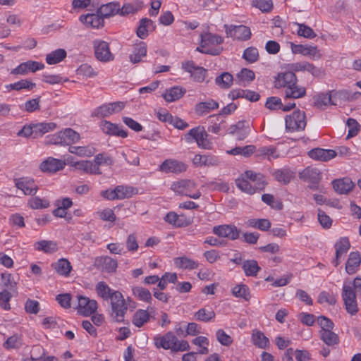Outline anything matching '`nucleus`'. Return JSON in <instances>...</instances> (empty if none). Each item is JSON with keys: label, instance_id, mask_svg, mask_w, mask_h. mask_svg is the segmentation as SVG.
<instances>
[{"label": "nucleus", "instance_id": "obj_1", "mask_svg": "<svg viewBox=\"0 0 361 361\" xmlns=\"http://www.w3.org/2000/svg\"><path fill=\"white\" fill-rule=\"evenodd\" d=\"M361 295V278L356 277L353 283H344L342 288L341 297L343 300L347 312L355 315L358 312L356 295Z\"/></svg>", "mask_w": 361, "mask_h": 361}, {"label": "nucleus", "instance_id": "obj_33", "mask_svg": "<svg viewBox=\"0 0 361 361\" xmlns=\"http://www.w3.org/2000/svg\"><path fill=\"white\" fill-rule=\"evenodd\" d=\"M147 54V44L145 42L139 41L135 44L134 50L130 55L129 59L133 63H137L142 61V58Z\"/></svg>", "mask_w": 361, "mask_h": 361}, {"label": "nucleus", "instance_id": "obj_25", "mask_svg": "<svg viewBox=\"0 0 361 361\" xmlns=\"http://www.w3.org/2000/svg\"><path fill=\"white\" fill-rule=\"evenodd\" d=\"M100 128L103 133L106 135L119 136L123 138L128 136V133L118 125L108 121H103L100 124Z\"/></svg>", "mask_w": 361, "mask_h": 361}, {"label": "nucleus", "instance_id": "obj_22", "mask_svg": "<svg viewBox=\"0 0 361 361\" xmlns=\"http://www.w3.org/2000/svg\"><path fill=\"white\" fill-rule=\"evenodd\" d=\"M250 131L248 122L245 121H238L228 128V133L235 135L238 140H243L249 135Z\"/></svg>", "mask_w": 361, "mask_h": 361}, {"label": "nucleus", "instance_id": "obj_58", "mask_svg": "<svg viewBox=\"0 0 361 361\" xmlns=\"http://www.w3.org/2000/svg\"><path fill=\"white\" fill-rule=\"evenodd\" d=\"M61 135H63V138L66 141V145L76 143L80 140V134L72 128H66L64 130H62Z\"/></svg>", "mask_w": 361, "mask_h": 361}, {"label": "nucleus", "instance_id": "obj_27", "mask_svg": "<svg viewBox=\"0 0 361 361\" xmlns=\"http://www.w3.org/2000/svg\"><path fill=\"white\" fill-rule=\"evenodd\" d=\"M291 67L293 71H307L315 77L320 76L323 73L321 68L314 66V64L310 63L307 61H300L294 63L292 64Z\"/></svg>", "mask_w": 361, "mask_h": 361}, {"label": "nucleus", "instance_id": "obj_45", "mask_svg": "<svg viewBox=\"0 0 361 361\" xmlns=\"http://www.w3.org/2000/svg\"><path fill=\"white\" fill-rule=\"evenodd\" d=\"M35 83L28 80H20L16 82L13 84L6 85L5 86V89L6 91L10 92L11 90L20 91L21 90H31L34 87H35Z\"/></svg>", "mask_w": 361, "mask_h": 361}, {"label": "nucleus", "instance_id": "obj_44", "mask_svg": "<svg viewBox=\"0 0 361 361\" xmlns=\"http://www.w3.org/2000/svg\"><path fill=\"white\" fill-rule=\"evenodd\" d=\"M219 108V104L213 99L207 102L198 103L195 106V111L197 114L203 115L209 113L212 110Z\"/></svg>", "mask_w": 361, "mask_h": 361}, {"label": "nucleus", "instance_id": "obj_4", "mask_svg": "<svg viewBox=\"0 0 361 361\" xmlns=\"http://www.w3.org/2000/svg\"><path fill=\"white\" fill-rule=\"evenodd\" d=\"M111 317L114 322H123L128 308V305L121 292L114 293L111 300Z\"/></svg>", "mask_w": 361, "mask_h": 361}, {"label": "nucleus", "instance_id": "obj_13", "mask_svg": "<svg viewBox=\"0 0 361 361\" xmlns=\"http://www.w3.org/2000/svg\"><path fill=\"white\" fill-rule=\"evenodd\" d=\"M94 54L100 61L107 62L114 59V55L110 51L109 44L103 40L97 39L93 42Z\"/></svg>", "mask_w": 361, "mask_h": 361}, {"label": "nucleus", "instance_id": "obj_50", "mask_svg": "<svg viewBox=\"0 0 361 361\" xmlns=\"http://www.w3.org/2000/svg\"><path fill=\"white\" fill-rule=\"evenodd\" d=\"M120 6L118 4L109 3L105 5H102L99 9L98 13L103 18H109L111 16H114L119 13Z\"/></svg>", "mask_w": 361, "mask_h": 361}, {"label": "nucleus", "instance_id": "obj_2", "mask_svg": "<svg viewBox=\"0 0 361 361\" xmlns=\"http://www.w3.org/2000/svg\"><path fill=\"white\" fill-rule=\"evenodd\" d=\"M154 345L157 348L171 349L172 351H185L190 348L188 341H179L171 331L162 336L154 337Z\"/></svg>", "mask_w": 361, "mask_h": 361}, {"label": "nucleus", "instance_id": "obj_6", "mask_svg": "<svg viewBox=\"0 0 361 361\" xmlns=\"http://www.w3.org/2000/svg\"><path fill=\"white\" fill-rule=\"evenodd\" d=\"M138 190L136 188L130 185H119L114 189H107L101 191L102 197L109 200H123L132 197L137 194Z\"/></svg>", "mask_w": 361, "mask_h": 361}, {"label": "nucleus", "instance_id": "obj_28", "mask_svg": "<svg viewBox=\"0 0 361 361\" xmlns=\"http://www.w3.org/2000/svg\"><path fill=\"white\" fill-rule=\"evenodd\" d=\"M156 26L154 22L147 18H142L139 22V25L136 30L137 36L140 39H145L149 31L155 29Z\"/></svg>", "mask_w": 361, "mask_h": 361}, {"label": "nucleus", "instance_id": "obj_53", "mask_svg": "<svg viewBox=\"0 0 361 361\" xmlns=\"http://www.w3.org/2000/svg\"><path fill=\"white\" fill-rule=\"evenodd\" d=\"M255 147L254 145H247L244 147H235L226 152L227 154L231 155H242L247 157L252 154L255 152Z\"/></svg>", "mask_w": 361, "mask_h": 361}, {"label": "nucleus", "instance_id": "obj_26", "mask_svg": "<svg viewBox=\"0 0 361 361\" xmlns=\"http://www.w3.org/2000/svg\"><path fill=\"white\" fill-rule=\"evenodd\" d=\"M310 158L322 161H327L336 156V152L333 149H324L315 148L308 152Z\"/></svg>", "mask_w": 361, "mask_h": 361}, {"label": "nucleus", "instance_id": "obj_42", "mask_svg": "<svg viewBox=\"0 0 361 361\" xmlns=\"http://www.w3.org/2000/svg\"><path fill=\"white\" fill-rule=\"evenodd\" d=\"M320 339L328 346H334L339 343V337L337 334L329 331H319Z\"/></svg>", "mask_w": 361, "mask_h": 361}, {"label": "nucleus", "instance_id": "obj_12", "mask_svg": "<svg viewBox=\"0 0 361 361\" xmlns=\"http://www.w3.org/2000/svg\"><path fill=\"white\" fill-rule=\"evenodd\" d=\"M212 232L219 238H226L231 240L238 239L240 231L235 225L223 224L213 227Z\"/></svg>", "mask_w": 361, "mask_h": 361}, {"label": "nucleus", "instance_id": "obj_20", "mask_svg": "<svg viewBox=\"0 0 361 361\" xmlns=\"http://www.w3.org/2000/svg\"><path fill=\"white\" fill-rule=\"evenodd\" d=\"M65 166V161L53 157H49L41 163L39 168L43 172L54 173L62 170Z\"/></svg>", "mask_w": 361, "mask_h": 361}, {"label": "nucleus", "instance_id": "obj_36", "mask_svg": "<svg viewBox=\"0 0 361 361\" xmlns=\"http://www.w3.org/2000/svg\"><path fill=\"white\" fill-rule=\"evenodd\" d=\"M34 247L37 251L51 254L58 250L57 243L52 240H42L35 243Z\"/></svg>", "mask_w": 361, "mask_h": 361}, {"label": "nucleus", "instance_id": "obj_34", "mask_svg": "<svg viewBox=\"0 0 361 361\" xmlns=\"http://www.w3.org/2000/svg\"><path fill=\"white\" fill-rule=\"evenodd\" d=\"M52 268L56 272L63 276H68L72 270L71 262L65 258H61L55 263L51 264Z\"/></svg>", "mask_w": 361, "mask_h": 361}, {"label": "nucleus", "instance_id": "obj_47", "mask_svg": "<svg viewBox=\"0 0 361 361\" xmlns=\"http://www.w3.org/2000/svg\"><path fill=\"white\" fill-rule=\"evenodd\" d=\"M252 343L259 348H267L269 345V340L260 331H253L252 334Z\"/></svg>", "mask_w": 361, "mask_h": 361}, {"label": "nucleus", "instance_id": "obj_52", "mask_svg": "<svg viewBox=\"0 0 361 361\" xmlns=\"http://www.w3.org/2000/svg\"><path fill=\"white\" fill-rule=\"evenodd\" d=\"M336 249V255L338 257H341L342 255L347 253L350 247L349 240L346 237L341 238L334 245Z\"/></svg>", "mask_w": 361, "mask_h": 361}, {"label": "nucleus", "instance_id": "obj_41", "mask_svg": "<svg viewBox=\"0 0 361 361\" xmlns=\"http://www.w3.org/2000/svg\"><path fill=\"white\" fill-rule=\"evenodd\" d=\"M305 94V87L298 85L297 82H294V85H290L285 89L286 98L298 99L303 97Z\"/></svg>", "mask_w": 361, "mask_h": 361}, {"label": "nucleus", "instance_id": "obj_46", "mask_svg": "<svg viewBox=\"0 0 361 361\" xmlns=\"http://www.w3.org/2000/svg\"><path fill=\"white\" fill-rule=\"evenodd\" d=\"M237 83L239 85L246 86L247 84L252 82L255 78V73L250 69L243 68L237 75Z\"/></svg>", "mask_w": 361, "mask_h": 361}, {"label": "nucleus", "instance_id": "obj_54", "mask_svg": "<svg viewBox=\"0 0 361 361\" xmlns=\"http://www.w3.org/2000/svg\"><path fill=\"white\" fill-rule=\"evenodd\" d=\"M215 82L221 88L228 89L233 84V77L231 73L224 72L216 78Z\"/></svg>", "mask_w": 361, "mask_h": 361}, {"label": "nucleus", "instance_id": "obj_32", "mask_svg": "<svg viewBox=\"0 0 361 361\" xmlns=\"http://www.w3.org/2000/svg\"><path fill=\"white\" fill-rule=\"evenodd\" d=\"M361 263V255L359 252H352L348 256L345 264V271L348 274H353L356 272Z\"/></svg>", "mask_w": 361, "mask_h": 361}, {"label": "nucleus", "instance_id": "obj_62", "mask_svg": "<svg viewBox=\"0 0 361 361\" xmlns=\"http://www.w3.org/2000/svg\"><path fill=\"white\" fill-rule=\"evenodd\" d=\"M257 156L267 157L269 160L274 159L279 157L276 149L274 147H262L257 151Z\"/></svg>", "mask_w": 361, "mask_h": 361}, {"label": "nucleus", "instance_id": "obj_9", "mask_svg": "<svg viewBox=\"0 0 361 361\" xmlns=\"http://www.w3.org/2000/svg\"><path fill=\"white\" fill-rule=\"evenodd\" d=\"M125 104L123 102H115L103 104L92 112V117L104 118L109 117L113 114L118 113L123 109Z\"/></svg>", "mask_w": 361, "mask_h": 361}, {"label": "nucleus", "instance_id": "obj_14", "mask_svg": "<svg viewBox=\"0 0 361 361\" xmlns=\"http://www.w3.org/2000/svg\"><path fill=\"white\" fill-rule=\"evenodd\" d=\"M78 312L84 316H90L97 310V302L95 300H91L87 297L78 295Z\"/></svg>", "mask_w": 361, "mask_h": 361}, {"label": "nucleus", "instance_id": "obj_61", "mask_svg": "<svg viewBox=\"0 0 361 361\" xmlns=\"http://www.w3.org/2000/svg\"><path fill=\"white\" fill-rule=\"evenodd\" d=\"M133 294L140 300L151 302L152 300L151 293L147 288L137 286L133 288Z\"/></svg>", "mask_w": 361, "mask_h": 361}, {"label": "nucleus", "instance_id": "obj_55", "mask_svg": "<svg viewBox=\"0 0 361 361\" xmlns=\"http://www.w3.org/2000/svg\"><path fill=\"white\" fill-rule=\"evenodd\" d=\"M215 312L212 309L201 308L195 314L196 320L209 322L215 317Z\"/></svg>", "mask_w": 361, "mask_h": 361}, {"label": "nucleus", "instance_id": "obj_43", "mask_svg": "<svg viewBox=\"0 0 361 361\" xmlns=\"http://www.w3.org/2000/svg\"><path fill=\"white\" fill-rule=\"evenodd\" d=\"M235 185L241 191L249 195H252L256 192H259L255 187H253V185H250V181L243 176V174L235 179Z\"/></svg>", "mask_w": 361, "mask_h": 361}, {"label": "nucleus", "instance_id": "obj_29", "mask_svg": "<svg viewBox=\"0 0 361 361\" xmlns=\"http://www.w3.org/2000/svg\"><path fill=\"white\" fill-rule=\"evenodd\" d=\"M249 181L255 182V187L259 192L263 190L267 185V182L264 179V176L259 173H255L252 171L248 170L243 173Z\"/></svg>", "mask_w": 361, "mask_h": 361}, {"label": "nucleus", "instance_id": "obj_35", "mask_svg": "<svg viewBox=\"0 0 361 361\" xmlns=\"http://www.w3.org/2000/svg\"><path fill=\"white\" fill-rule=\"evenodd\" d=\"M73 166L78 170L89 174H102L100 169L95 166L92 161L82 160L75 162Z\"/></svg>", "mask_w": 361, "mask_h": 361}, {"label": "nucleus", "instance_id": "obj_3", "mask_svg": "<svg viewBox=\"0 0 361 361\" xmlns=\"http://www.w3.org/2000/svg\"><path fill=\"white\" fill-rule=\"evenodd\" d=\"M223 42L224 38L221 36L210 32H207L201 35V47H197V51L202 54L218 56L222 52L223 48L221 47H210L220 45Z\"/></svg>", "mask_w": 361, "mask_h": 361}, {"label": "nucleus", "instance_id": "obj_51", "mask_svg": "<svg viewBox=\"0 0 361 361\" xmlns=\"http://www.w3.org/2000/svg\"><path fill=\"white\" fill-rule=\"evenodd\" d=\"M66 56V51L63 49H58L46 56V61L48 64L52 65L61 62Z\"/></svg>", "mask_w": 361, "mask_h": 361}, {"label": "nucleus", "instance_id": "obj_31", "mask_svg": "<svg viewBox=\"0 0 361 361\" xmlns=\"http://www.w3.org/2000/svg\"><path fill=\"white\" fill-rule=\"evenodd\" d=\"M96 262L101 269L107 273L115 272L118 267L117 261L108 256L100 257L97 259Z\"/></svg>", "mask_w": 361, "mask_h": 361}, {"label": "nucleus", "instance_id": "obj_56", "mask_svg": "<svg viewBox=\"0 0 361 361\" xmlns=\"http://www.w3.org/2000/svg\"><path fill=\"white\" fill-rule=\"evenodd\" d=\"M149 319L147 310H138L133 315L132 322L137 327H141Z\"/></svg>", "mask_w": 361, "mask_h": 361}, {"label": "nucleus", "instance_id": "obj_40", "mask_svg": "<svg viewBox=\"0 0 361 361\" xmlns=\"http://www.w3.org/2000/svg\"><path fill=\"white\" fill-rule=\"evenodd\" d=\"M68 152L71 154L78 155L81 157H92L96 152L94 147L87 146H70Z\"/></svg>", "mask_w": 361, "mask_h": 361}, {"label": "nucleus", "instance_id": "obj_30", "mask_svg": "<svg viewBox=\"0 0 361 361\" xmlns=\"http://www.w3.org/2000/svg\"><path fill=\"white\" fill-rule=\"evenodd\" d=\"M333 188L338 194H347L353 190L355 185L353 181L348 178L334 180L332 182Z\"/></svg>", "mask_w": 361, "mask_h": 361}, {"label": "nucleus", "instance_id": "obj_15", "mask_svg": "<svg viewBox=\"0 0 361 361\" xmlns=\"http://www.w3.org/2000/svg\"><path fill=\"white\" fill-rule=\"evenodd\" d=\"M290 47L293 54H300L304 56H308L313 60H318L322 57V54L317 46L295 44L291 42Z\"/></svg>", "mask_w": 361, "mask_h": 361}, {"label": "nucleus", "instance_id": "obj_59", "mask_svg": "<svg viewBox=\"0 0 361 361\" xmlns=\"http://www.w3.org/2000/svg\"><path fill=\"white\" fill-rule=\"evenodd\" d=\"M28 206L33 209H45L49 207V201L39 197H31L28 200Z\"/></svg>", "mask_w": 361, "mask_h": 361}, {"label": "nucleus", "instance_id": "obj_11", "mask_svg": "<svg viewBox=\"0 0 361 361\" xmlns=\"http://www.w3.org/2000/svg\"><path fill=\"white\" fill-rule=\"evenodd\" d=\"M227 37H233L239 41L248 40L251 37L250 29L245 25H225Z\"/></svg>", "mask_w": 361, "mask_h": 361}, {"label": "nucleus", "instance_id": "obj_38", "mask_svg": "<svg viewBox=\"0 0 361 361\" xmlns=\"http://www.w3.org/2000/svg\"><path fill=\"white\" fill-rule=\"evenodd\" d=\"M242 269L246 276L252 277L257 276L259 271L261 270V267L255 259L245 260L242 264Z\"/></svg>", "mask_w": 361, "mask_h": 361}, {"label": "nucleus", "instance_id": "obj_57", "mask_svg": "<svg viewBox=\"0 0 361 361\" xmlns=\"http://www.w3.org/2000/svg\"><path fill=\"white\" fill-rule=\"evenodd\" d=\"M1 285L2 287L6 288L5 290L17 293L16 283L13 281L11 274L4 273L1 274Z\"/></svg>", "mask_w": 361, "mask_h": 361}, {"label": "nucleus", "instance_id": "obj_21", "mask_svg": "<svg viewBox=\"0 0 361 361\" xmlns=\"http://www.w3.org/2000/svg\"><path fill=\"white\" fill-rule=\"evenodd\" d=\"M297 82V77L293 71L279 73L274 80V86L276 88L287 87L294 85V82Z\"/></svg>", "mask_w": 361, "mask_h": 361}, {"label": "nucleus", "instance_id": "obj_49", "mask_svg": "<svg viewBox=\"0 0 361 361\" xmlns=\"http://www.w3.org/2000/svg\"><path fill=\"white\" fill-rule=\"evenodd\" d=\"M143 5L144 4L141 1H136L130 4H125L121 8H120L119 13L121 16L133 14L141 10Z\"/></svg>", "mask_w": 361, "mask_h": 361}, {"label": "nucleus", "instance_id": "obj_37", "mask_svg": "<svg viewBox=\"0 0 361 361\" xmlns=\"http://www.w3.org/2000/svg\"><path fill=\"white\" fill-rule=\"evenodd\" d=\"M186 90L179 86H174L169 89H167L163 94V97L168 102H173L183 96Z\"/></svg>", "mask_w": 361, "mask_h": 361}, {"label": "nucleus", "instance_id": "obj_23", "mask_svg": "<svg viewBox=\"0 0 361 361\" xmlns=\"http://www.w3.org/2000/svg\"><path fill=\"white\" fill-rule=\"evenodd\" d=\"M192 162L197 166H217L220 164V159L212 154H196Z\"/></svg>", "mask_w": 361, "mask_h": 361}, {"label": "nucleus", "instance_id": "obj_17", "mask_svg": "<svg viewBox=\"0 0 361 361\" xmlns=\"http://www.w3.org/2000/svg\"><path fill=\"white\" fill-rule=\"evenodd\" d=\"M16 187L20 190L25 195H34L38 187L34 180L27 177H22L14 180Z\"/></svg>", "mask_w": 361, "mask_h": 361}, {"label": "nucleus", "instance_id": "obj_24", "mask_svg": "<svg viewBox=\"0 0 361 361\" xmlns=\"http://www.w3.org/2000/svg\"><path fill=\"white\" fill-rule=\"evenodd\" d=\"M80 20L88 27L99 28L104 25V18L97 13H87L80 17Z\"/></svg>", "mask_w": 361, "mask_h": 361}, {"label": "nucleus", "instance_id": "obj_16", "mask_svg": "<svg viewBox=\"0 0 361 361\" xmlns=\"http://www.w3.org/2000/svg\"><path fill=\"white\" fill-rule=\"evenodd\" d=\"M182 68L189 73L191 78L197 82H202L206 78L207 71L203 67L196 66L192 61L182 63Z\"/></svg>", "mask_w": 361, "mask_h": 361}, {"label": "nucleus", "instance_id": "obj_48", "mask_svg": "<svg viewBox=\"0 0 361 361\" xmlns=\"http://www.w3.org/2000/svg\"><path fill=\"white\" fill-rule=\"evenodd\" d=\"M175 265L180 269H195L198 267V262L186 257H180L174 259Z\"/></svg>", "mask_w": 361, "mask_h": 361}, {"label": "nucleus", "instance_id": "obj_19", "mask_svg": "<svg viewBox=\"0 0 361 361\" xmlns=\"http://www.w3.org/2000/svg\"><path fill=\"white\" fill-rule=\"evenodd\" d=\"M44 65L42 63L34 61H27L26 62L20 63L16 68H13L11 71V74L12 75H25L28 72H36L37 71H39L43 69Z\"/></svg>", "mask_w": 361, "mask_h": 361}, {"label": "nucleus", "instance_id": "obj_5", "mask_svg": "<svg viewBox=\"0 0 361 361\" xmlns=\"http://www.w3.org/2000/svg\"><path fill=\"white\" fill-rule=\"evenodd\" d=\"M208 134L207 133L204 128L202 126H197L190 129L184 135V139L188 143H192L196 142L197 146L204 149H211L212 144L207 139Z\"/></svg>", "mask_w": 361, "mask_h": 361}, {"label": "nucleus", "instance_id": "obj_64", "mask_svg": "<svg viewBox=\"0 0 361 361\" xmlns=\"http://www.w3.org/2000/svg\"><path fill=\"white\" fill-rule=\"evenodd\" d=\"M232 293L235 297L242 298L247 301L250 298L249 288L245 284H240L235 286L232 290Z\"/></svg>", "mask_w": 361, "mask_h": 361}, {"label": "nucleus", "instance_id": "obj_63", "mask_svg": "<svg viewBox=\"0 0 361 361\" xmlns=\"http://www.w3.org/2000/svg\"><path fill=\"white\" fill-rule=\"evenodd\" d=\"M275 178L283 184H288L293 178V172L288 169L278 170L274 173Z\"/></svg>", "mask_w": 361, "mask_h": 361}, {"label": "nucleus", "instance_id": "obj_10", "mask_svg": "<svg viewBox=\"0 0 361 361\" xmlns=\"http://www.w3.org/2000/svg\"><path fill=\"white\" fill-rule=\"evenodd\" d=\"M298 176L300 180L311 184L310 188L312 189H316L322 179L320 171L312 166H308L303 169L299 173Z\"/></svg>", "mask_w": 361, "mask_h": 361}, {"label": "nucleus", "instance_id": "obj_18", "mask_svg": "<svg viewBox=\"0 0 361 361\" xmlns=\"http://www.w3.org/2000/svg\"><path fill=\"white\" fill-rule=\"evenodd\" d=\"M187 166L183 162L176 160V159H166L159 166V170L161 172L169 173H180L185 171Z\"/></svg>", "mask_w": 361, "mask_h": 361}, {"label": "nucleus", "instance_id": "obj_39", "mask_svg": "<svg viewBox=\"0 0 361 361\" xmlns=\"http://www.w3.org/2000/svg\"><path fill=\"white\" fill-rule=\"evenodd\" d=\"M96 292L104 300H111L114 293L118 292L110 288V287L104 281H99L95 287Z\"/></svg>", "mask_w": 361, "mask_h": 361}, {"label": "nucleus", "instance_id": "obj_60", "mask_svg": "<svg viewBox=\"0 0 361 361\" xmlns=\"http://www.w3.org/2000/svg\"><path fill=\"white\" fill-rule=\"evenodd\" d=\"M56 124L54 123H40L34 124L35 135H42L49 131L54 130Z\"/></svg>", "mask_w": 361, "mask_h": 361}, {"label": "nucleus", "instance_id": "obj_8", "mask_svg": "<svg viewBox=\"0 0 361 361\" xmlns=\"http://www.w3.org/2000/svg\"><path fill=\"white\" fill-rule=\"evenodd\" d=\"M195 188V183L191 180H181L180 181L174 182L171 185V189L175 192L188 196L192 199H198L201 196L200 191L196 190L195 192H192Z\"/></svg>", "mask_w": 361, "mask_h": 361}, {"label": "nucleus", "instance_id": "obj_7", "mask_svg": "<svg viewBox=\"0 0 361 361\" xmlns=\"http://www.w3.org/2000/svg\"><path fill=\"white\" fill-rule=\"evenodd\" d=\"M306 125V116L304 111H295L286 117V128L290 132L302 131L305 128Z\"/></svg>", "mask_w": 361, "mask_h": 361}]
</instances>
